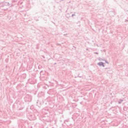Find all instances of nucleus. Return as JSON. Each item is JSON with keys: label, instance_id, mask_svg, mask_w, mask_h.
Returning a JSON list of instances; mask_svg holds the SVG:
<instances>
[{"label": "nucleus", "instance_id": "9d476101", "mask_svg": "<svg viewBox=\"0 0 128 128\" xmlns=\"http://www.w3.org/2000/svg\"><path fill=\"white\" fill-rule=\"evenodd\" d=\"M96 54H98V52H96Z\"/></svg>", "mask_w": 128, "mask_h": 128}, {"label": "nucleus", "instance_id": "f257e3e1", "mask_svg": "<svg viewBox=\"0 0 128 128\" xmlns=\"http://www.w3.org/2000/svg\"><path fill=\"white\" fill-rule=\"evenodd\" d=\"M98 66H102L104 68V62H98Z\"/></svg>", "mask_w": 128, "mask_h": 128}, {"label": "nucleus", "instance_id": "9b49d317", "mask_svg": "<svg viewBox=\"0 0 128 128\" xmlns=\"http://www.w3.org/2000/svg\"><path fill=\"white\" fill-rule=\"evenodd\" d=\"M127 12H128V10H127Z\"/></svg>", "mask_w": 128, "mask_h": 128}, {"label": "nucleus", "instance_id": "20e7f679", "mask_svg": "<svg viewBox=\"0 0 128 128\" xmlns=\"http://www.w3.org/2000/svg\"><path fill=\"white\" fill-rule=\"evenodd\" d=\"M72 16H76V14H72Z\"/></svg>", "mask_w": 128, "mask_h": 128}, {"label": "nucleus", "instance_id": "7ed1b4c3", "mask_svg": "<svg viewBox=\"0 0 128 128\" xmlns=\"http://www.w3.org/2000/svg\"><path fill=\"white\" fill-rule=\"evenodd\" d=\"M122 102H124V100L120 99V100L118 101V104H122Z\"/></svg>", "mask_w": 128, "mask_h": 128}, {"label": "nucleus", "instance_id": "39448f33", "mask_svg": "<svg viewBox=\"0 0 128 128\" xmlns=\"http://www.w3.org/2000/svg\"><path fill=\"white\" fill-rule=\"evenodd\" d=\"M106 64H108V61H106V60H105Z\"/></svg>", "mask_w": 128, "mask_h": 128}, {"label": "nucleus", "instance_id": "423d86ee", "mask_svg": "<svg viewBox=\"0 0 128 128\" xmlns=\"http://www.w3.org/2000/svg\"><path fill=\"white\" fill-rule=\"evenodd\" d=\"M78 78H82V76H80V74H78Z\"/></svg>", "mask_w": 128, "mask_h": 128}, {"label": "nucleus", "instance_id": "0eeeda50", "mask_svg": "<svg viewBox=\"0 0 128 128\" xmlns=\"http://www.w3.org/2000/svg\"><path fill=\"white\" fill-rule=\"evenodd\" d=\"M100 60H104V59H102V58H100Z\"/></svg>", "mask_w": 128, "mask_h": 128}, {"label": "nucleus", "instance_id": "1a4fd4ad", "mask_svg": "<svg viewBox=\"0 0 128 128\" xmlns=\"http://www.w3.org/2000/svg\"><path fill=\"white\" fill-rule=\"evenodd\" d=\"M126 20V22H128V20Z\"/></svg>", "mask_w": 128, "mask_h": 128}, {"label": "nucleus", "instance_id": "6e6552de", "mask_svg": "<svg viewBox=\"0 0 128 128\" xmlns=\"http://www.w3.org/2000/svg\"><path fill=\"white\" fill-rule=\"evenodd\" d=\"M54 64H56V63H54Z\"/></svg>", "mask_w": 128, "mask_h": 128}, {"label": "nucleus", "instance_id": "f03ea898", "mask_svg": "<svg viewBox=\"0 0 128 128\" xmlns=\"http://www.w3.org/2000/svg\"><path fill=\"white\" fill-rule=\"evenodd\" d=\"M4 4L6 6H10V4L8 2H5Z\"/></svg>", "mask_w": 128, "mask_h": 128}]
</instances>
